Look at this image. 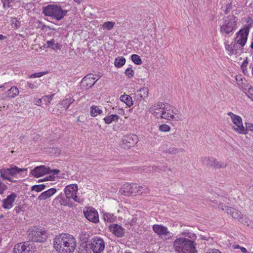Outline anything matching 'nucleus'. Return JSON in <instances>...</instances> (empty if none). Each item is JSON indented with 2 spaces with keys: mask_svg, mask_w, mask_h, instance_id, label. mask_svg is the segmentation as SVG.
Returning a JSON list of instances; mask_svg holds the SVG:
<instances>
[{
  "mask_svg": "<svg viewBox=\"0 0 253 253\" xmlns=\"http://www.w3.org/2000/svg\"><path fill=\"white\" fill-rule=\"evenodd\" d=\"M54 247L59 253H71L76 247L75 238L68 234L56 236L54 240Z\"/></svg>",
  "mask_w": 253,
  "mask_h": 253,
  "instance_id": "nucleus-1",
  "label": "nucleus"
},
{
  "mask_svg": "<svg viewBox=\"0 0 253 253\" xmlns=\"http://www.w3.org/2000/svg\"><path fill=\"white\" fill-rule=\"evenodd\" d=\"M42 13L46 16L51 17L53 19L60 21L67 15L68 11L64 10L57 4H49L42 9Z\"/></svg>",
  "mask_w": 253,
  "mask_h": 253,
  "instance_id": "nucleus-2",
  "label": "nucleus"
},
{
  "mask_svg": "<svg viewBox=\"0 0 253 253\" xmlns=\"http://www.w3.org/2000/svg\"><path fill=\"white\" fill-rule=\"evenodd\" d=\"M178 111L171 109V106L167 104L164 105L163 110L162 113L157 112V116L160 117L161 119H164L169 121H178L181 120V115L178 113Z\"/></svg>",
  "mask_w": 253,
  "mask_h": 253,
  "instance_id": "nucleus-3",
  "label": "nucleus"
},
{
  "mask_svg": "<svg viewBox=\"0 0 253 253\" xmlns=\"http://www.w3.org/2000/svg\"><path fill=\"white\" fill-rule=\"evenodd\" d=\"M26 169H21L17 167H10L9 168H3L0 169V176L3 180H8L12 182H16L17 180H13L12 177H16L20 172L26 170Z\"/></svg>",
  "mask_w": 253,
  "mask_h": 253,
  "instance_id": "nucleus-4",
  "label": "nucleus"
},
{
  "mask_svg": "<svg viewBox=\"0 0 253 253\" xmlns=\"http://www.w3.org/2000/svg\"><path fill=\"white\" fill-rule=\"evenodd\" d=\"M87 248L92 250L94 253H100L105 248V242L99 237H94L87 244Z\"/></svg>",
  "mask_w": 253,
  "mask_h": 253,
  "instance_id": "nucleus-5",
  "label": "nucleus"
},
{
  "mask_svg": "<svg viewBox=\"0 0 253 253\" xmlns=\"http://www.w3.org/2000/svg\"><path fill=\"white\" fill-rule=\"evenodd\" d=\"M29 240L35 242H42L47 238L45 230L40 228H34L29 233Z\"/></svg>",
  "mask_w": 253,
  "mask_h": 253,
  "instance_id": "nucleus-6",
  "label": "nucleus"
},
{
  "mask_svg": "<svg viewBox=\"0 0 253 253\" xmlns=\"http://www.w3.org/2000/svg\"><path fill=\"white\" fill-rule=\"evenodd\" d=\"M235 18L233 15L225 17L223 19V23L220 26L221 32L228 34L232 32L235 29L236 25Z\"/></svg>",
  "mask_w": 253,
  "mask_h": 253,
  "instance_id": "nucleus-7",
  "label": "nucleus"
},
{
  "mask_svg": "<svg viewBox=\"0 0 253 253\" xmlns=\"http://www.w3.org/2000/svg\"><path fill=\"white\" fill-rule=\"evenodd\" d=\"M228 115L231 117L233 123L236 126L233 127V129L238 133L246 134L247 130L243 125L241 117L235 115L232 112H229Z\"/></svg>",
  "mask_w": 253,
  "mask_h": 253,
  "instance_id": "nucleus-8",
  "label": "nucleus"
},
{
  "mask_svg": "<svg viewBox=\"0 0 253 253\" xmlns=\"http://www.w3.org/2000/svg\"><path fill=\"white\" fill-rule=\"evenodd\" d=\"M64 195L69 201L70 199H73L76 202H81L80 198L77 196L78 192V185L77 184H70L67 185L64 189Z\"/></svg>",
  "mask_w": 253,
  "mask_h": 253,
  "instance_id": "nucleus-9",
  "label": "nucleus"
},
{
  "mask_svg": "<svg viewBox=\"0 0 253 253\" xmlns=\"http://www.w3.org/2000/svg\"><path fill=\"white\" fill-rule=\"evenodd\" d=\"M250 27L246 26L241 29L237 33L235 42L239 44L241 47L244 46L247 41L248 36L249 33Z\"/></svg>",
  "mask_w": 253,
  "mask_h": 253,
  "instance_id": "nucleus-10",
  "label": "nucleus"
},
{
  "mask_svg": "<svg viewBox=\"0 0 253 253\" xmlns=\"http://www.w3.org/2000/svg\"><path fill=\"white\" fill-rule=\"evenodd\" d=\"M153 229L156 234L162 238L164 237L165 239H170L173 236V234L168 230V228L162 225H154Z\"/></svg>",
  "mask_w": 253,
  "mask_h": 253,
  "instance_id": "nucleus-11",
  "label": "nucleus"
},
{
  "mask_svg": "<svg viewBox=\"0 0 253 253\" xmlns=\"http://www.w3.org/2000/svg\"><path fill=\"white\" fill-rule=\"evenodd\" d=\"M137 184L135 183H126L121 189V193L125 196H129L138 193Z\"/></svg>",
  "mask_w": 253,
  "mask_h": 253,
  "instance_id": "nucleus-12",
  "label": "nucleus"
},
{
  "mask_svg": "<svg viewBox=\"0 0 253 253\" xmlns=\"http://www.w3.org/2000/svg\"><path fill=\"white\" fill-rule=\"evenodd\" d=\"M70 201L68 199L64 194L60 193L58 196L54 198L52 201V205L56 208H59L61 206H69Z\"/></svg>",
  "mask_w": 253,
  "mask_h": 253,
  "instance_id": "nucleus-13",
  "label": "nucleus"
},
{
  "mask_svg": "<svg viewBox=\"0 0 253 253\" xmlns=\"http://www.w3.org/2000/svg\"><path fill=\"white\" fill-rule=\"evenodd\" d=\"M187 241H190V240L185 238H177L173 242V247L175 251L178 253H182L186 245Z\"/></svg>",
  "mask_w": 253,
  "mask_h": 253,
  "instance_id": "nucleus-14",
  "label": "nucleus"
},
{
  "mask_svg": "<svg viewBox=\"0 0 253 253\" xmlns=\"http://www.w3.org/2000/svg\"><path fill=\"white\" fill-rule=\"evenodd\" d=\"M85 217L90 221L93 223H98L99 222V216L98 212L93 208H88L86 211H84Z\"/></svg>",
  "mask_w": 253,
  "mask_h": 253,
  "instance_id": "nucleus-15",
  "label": "nucleus"
},
{
  "mask_svg": "<svg viewBox=\"0 0 253 253\" xmlns=\"http://www.w3.org/2000/svg\"><path fill=\"white\" fill-rule=\"evenodd\" d=\"M32 248L29 242L20 243L16 244L14 248V253H33Z\"/></svg>",
  "mask_w": 253,
  "mask_h": 253,
  "instance_id": "nucleus-16",
  "label": "nucleus"
},
{
  "mask_svg": "<svg viewBox=\"0 0 253 253\" xmlns=\"http://www.w3.org/2000/svg\"><path fill=\"white\" fill-rule=\"evenodd\" d=\"M138 141L137 136L133 134H126L123 136L122 139L123 144L128 148L134 146Z\"/></svg>",
  "mask_w": 253,
  "mask_h": 253,
  "instance_id": "nucleus-17",
  "label": "nucleus"
},
{
  "mask_svg": "<svg viewBox=\"0 0 253 253\" xmlns=\"http://www.w3.org/2000/svg\"><path fill=\"white\" fill-rule=\"evenodd\" d=\"M218 208L222 211H225L227 213L230 214L232 217L235 219H238L239 220L242 215V213L237 211L235 209L229 207L223 204L219 205Z\"/></svg>",
  "mask_w": 253,
  "mask_h": 253,
  "instance_id": "nucleus-18",
  "label": "nucleus"
},
{
  "mask_svg": "<svg viewBox=\"0 0 253 253\" xmlns=\"http://www.w3.org/2000/svg\"><path fill=\"white\" fill-rule=\"evenodd\" d=\"M50 169L44 166H40L36 167L31 171L32 175L35 177H39L44 174L50 173Z\"/></svg>",
  "mask_w": 253,
  "mask_h": 253,
  "instance_id": "nucleus-19",
  "label": "nucleus"
},
{
  "mask_svg": "<svg viewBox=\"0 0 253 253\" xmlns=\"http://www.w3.org/2000/svg\"><path fill=\"white\" fill-rule=\"evenodd\" d=\"M17 195L15 193H12L7 196V198L2 201V207L5 209H10L13 206Z\"/></svg>",
  "mask_w": 253,
  "mask_h": 253,
  "instance_id": "nucleus-20",
  "label": "nucleus"
},
{
  "mask_svg": "<svg viewBox=\"0 0 253 253\" xmlns=\"http://www.w3.org/2000/svg\"><path fill=\"white\" fill-rule=\"evenodd\" d=\"M208 166L213 167L216 169L225 168L227 166V164L221 161H218L216 159L211 157L207 159V164Z\"/></svg>",
  "mask_w": 253,
  "mask_h": 253,
  "instance_id": "nucleus-21",
  "label": "nucleus"
},
{
  "mask_svg": "<svg viewBox=\"0 0 253 253\" xmlns=\"http://www.w3.org/2000/svg\"><path fill=\"white\" fill-rule=\"evenodd\" d=\"M109 229L113 234L118 237H123L124 235V229L118 224H111L109 227Z\"/></svg>",
  "mask_w": 253,
  "mask_h": 253,
  "instance_id": "nucleus-22",
  "label": "nucleus"
},
{
  "mask_svg": "<svg viewBox=\"0 0 253 253\" xmlns=\"http://www.w3.org/2000/svg\"><path fill=\"white\" fill-rule=\"evenodd\" d=\"M93 77L94 76L91 74H89L85 76L82 80V85L88 88L92 87L96 83V81L93 80Z\"/></svg>",
  "mask_w": 253,
  "mask_h": 253,
  "instance_id": "nucleus-23",
  "label": "nucleus"
},
{
  "mask_svg": "<svg viewBox=\"0 0 253 253\" xmlns=\"http://www.w3.org/2000/svg\"><path fill=\"white\" fill-rule=\"evenodd\" d=\"M57 192L55 188H52L42 193L38 197V199L40 201H43L51 197Z\"/></svg>",
  "mask_w": 253,
  "mask_h": 253,
  "instance_id": "nucleus-24",
  "label": "nucleus"
},
{
  "mask_svg": "<svg viewBox=\"0 0 253 253\" xmlns=\"http://www.w3.org/2000/svg\"><path fill=\"white\" fill-rule=\"evenodd\" d=\"M164 105H166V104H164L162 102H159L157 104L152 105L150 107L149 111L153 113L157 118H160V117H158L157 116L158 113L157 112H158L161 113L162 111L163 110Z\"/></svg>",
  "mask_w": 253,
  "mask_h": 253,
  "instance_id": "nucleus-25",
  "label": "nucleus"
},
{
  "mask_svg": "<svg viewBox=\"0 0 253 253\" xmlns=\"http://www.w3.org/2000/svg\"><path fill=\"white\" fill-rule=\"evenodd\" d=\"M120 100L126 103L128 107H131L133 104L132 98L128 95L124 94L121 96Z\"/></svg>",
  "mask_w": 253,
  "mask_h": 253,
  "instance_id": "nucleus-26",
  "label": "nucleus"
},
{
  "mask_svg": "<svg viewBox=\"0 0 253 253\" xmlns=\"http://www.w3.org/2000/svg\"><path fill=\"white\" fill-rule=\"evenodd\" d=\"M120 118V117L117 115H110L105 117L104 118V121L106 124H110L113 122H117Z\"/></svg>",
  "mask_w": 253,
  "mask_h": 253,
  "instance_id": "nucleus-27",
  "label": "nucleus"
},
{
  "mask_svg": "<svg viewBox=\"0 0 253 253\" xmlns=\"http://www.w3.org/2000/svg\"><path fill=\"white\" fill-rule=\"evenodd\" d=\"M44 46L47 48H51L53 50L60 49L61 45L58 42L55 43L53 40L46 42Z\"/></svg>",
  "mask_w": 253,
  "mask_h": 253,
  "instance_id": "nucleus-28",
  "label": "nucleus"
},
{
  "mask_svg": "<svg viewBox=\"0 0 253 253\" xmlns=\"http://www.w3.org/2000/svg\"><path fill=\"white\" fill-rule=\"evenodd\" d=\"M75 101L74 99L72 97H69L61 101L60 103L63 108L65 110H67L71 104H72Z\"/></svg>",
  "mask_w": 253,
  "mask_h": 253,
  "instance_id": "nucleus-29",
  "label": "nucleus"
},
{
  "mask_svg": "<svg viewBox=\"0 0 253 253\" xmlns=\"http://www.w3.org/2000/svg\"><path fill=\"white\" fill-rule=\"evenodd\" d=\"M19 91L18 88L15 86H12L7 91V96L10 98H14L18 95Z\"/></svg>",
  "mask_w": 253,
  "mask_h": 253,
  "instance_id": "nucleus-30",
  "label": "nucleus"
},
{
  "mask_svg": "<svg viewBox=\"0 0 253 253\" xmlns=\"http://www.w3.org/2000/svg\"><path fill=\"white\" fill-rule=\"evenodd\" d=\"M149 90L147 87H143L137 91V95L140 99H145L148 96Z\"/></svg>",
  "mask_w": 253,
  "mask_h": 253,
  "instance_id": "nucleus-31",
  "label": "nucleus"
},
{
  "mask_svg": "<svg viewBox=\"0 0 253 253\" xmlns=\"http://www.w3.org/2000/svg\"><path fill=\"white\" fill-rule=\"evenodd\" d=\"M126 61L125 57H118L115 60L114 65L117 68H121L125 64Z\"/></svg>",
  "mask_w": 253,
  "mask_h": 253,
  "instance_id": "nucleus-32",
  "label": "nucleus"
},
{
  "mask_svg": "<svg viewBox=\"0 0 253 253\" xmlns=\"http://www.w3.org/2000/svg\"><path fill=\"white\" fill-rule=\"evenodd\" d=\"M102 112V111L97 106L93 105L90 107V114L93 117H96Z\"/></svg>",
  "mask_w": 253,
  "mask_h": 253,
  "instance_id": "nucleus-33",
  "label": "nucleus"
},
{
  "mask_svg": "<svg viewBox=\"0 0 253 253\" xmlns=\"http://www.w3.org/2000/svg\"><path fill=\"white\" fill-rule=\"evenodd\" d=\"M239 221L243 224L246 226H249L251 223L249 217L246 215H243L242 214L239 219Z\"/></svg>",
  "mask_w": 253,
  "mask_h": 253,
  "instance_id": "nucleus-34",
  "label": "nucleus"
},
{
  "mask_svg": "<svg viewBox=\"0 0 253 253\" xmlns=\"http://www.w3.org/2000/svg\"><path fill=\"white\" fill-rule=\"evenodd\" d=\"M116 219V217L113 214L109 213H105L104 214V219L107 222H111L114 221Z\"/></svg>",
  "mask_w": 253,
  "mask_h": 253,
  "instance_id": "nucleus-35",
  "label": "nucleus"
},
{
  "mask_svg": "<svg viewBox=\"0 0 253 253\" xmlns=\"http://www.w3.org/2000/svg\"><path fill=\"white\" fill-rule=\"evenodd\" d=\"M46 187V185L44 184L35 185L32 187L31 190L39 192L44 190Z\"/></svg>",
  "mask_w": 253,
  "mask_h": 253,
  "instance_id": "nucleus-36",
  "label": "nucleus"
},
{
  "mask_svg": "<svg viewBox=\"0 0 253 253\" xmlns=\"http://www.w3.org/2000/svg\"><path fill=\"white\" fill-rule=\"evenodd\" d=\"M115 25V23L111 21H107L104 22L102 25L104 29L111 30Z\"/></svg>",
  "mask_w": 253,
  "mask_h": 253,
  "instance_id": "nucleus-37",
  "label": "nucleus"
},
{
  "mask_svg": "<svg viewBox=\"0 0 253 253\" xmlns=\"http://www.w3.org/2000/svg\"><path fill=\"white\" fill-rule=\"evenodd\" d=\"M132 61L137 65H141L142 60L140 56L137 54H132L131 56Z\"/></svg>",
  "mask_w": 253,
  "mask_h": 253,
  "instance_id": "nucleus-38",
  "label": "nucleus"
},
{
  "mask_svg": "<svg viewBox=\"0 0 253 253\" xmlns=\"http://www.w3.org/2000/svg\"><path fill=\"white\" fill-rule=\"evenodd\" d=\"M137 189L138 193L137 194H142L143 193H148L149 191V188L146 186H139L137 185Z\"/></svg>",
  "mask_w": 253,
  "mask_h": 253,
  "instance_id": "nucleus-39",
  "label": "nucleus"
},
{
  "mask_svg": "<svg viewBox=\"0 0 253 253\" xmlns=\"http://www.w3.org/2000/svg\"><path fill=\"white\" fill-rule=\"evenodd\" d=\"M13 1L14 0H1L3 7L6 8L11 7V3L13 2Z\"/></svg>",
  "mask_w": 253,
  "mask_h": 253,
  "instance_id": "nucleus-40",
  "label": "nucleus"
},
{
  "mask_svg": "<svg viewBox=\"0 0 253 253\" xmlns=\"http://www.w3.org/2000/svg\"><path fill=\"white\" fill-rule=\"evenodd\" d=\"M159 128L160 131L163 132H168L170 129V126L166 124L160 125Z\"/></svg>",
  "mask_w": 253,
  "mask_h": 253,
  "instance_id": "nucleus-41",
  "label": "nucleus"
},
{
  "mask_svg": "<svg viewBox=\"0 0 253 253\" xmlns=\"http://www.w3.org/2000/svg\"><path fill=\"white\" fill-rule=\"evenodd\" d=\"M125 73L129 78H131L134 76V72L131 68H127Z\"/></svg>",
  "mask_w": 253,
  "mask_h": 253,
  "instance_id": "nucleus-42",
  "label": "nucleus"
},
{
  "mask_svg": "<svg viewBox=\"0 0 253 253\" xmlns=\"http://www.w3.org/2000/svg\"><path fill=\"white\" fill-rule=\"evenodd\" d=\"M166 151V153L170 154H175L178 152V150L174 147H169Z\"/></svg>",
  "mask_w": 253,
  "mask_h": 253,
  "instance_id": "nucleus-43",
  "label": "nucleus"
},
{
  "mask_svg": "<svg viewBox=\"0 0 253 253\" xmlns=\"http://www.w3.org/2000/svg\"><path fill=\"white\" fill-rule=\"evenodd\" d=\"M225 48L230 52V54H235V48H233L232 43L231 44L225 45Z\"/></svg>",
  "mask_w": 253,
  "mask_h": 253,
  "instance_id": "nucleus-44",
  "label": "nucleus"
},
{
  "mask_svg": "<svg viewBox=\"0 0 253 253\" xmlns=\"http://www.w3.org/2000/svg\"><path fill=\"white\" fill-rule=\"evenodd\" d=\"M47 73L46 72H39L33 74H32L30 78H40L42 77V76L45 75Z\"/></svg>",
  "mask_w": 253,
  "mask_h": 253,
  "instance_id": "nucleus-45",
  "label": "nucleus"
},
{
  "mask_svg": "<svg viewBox=\"0 0 253 253\" xmlns=\"http://www.w3.org/2000/svg\"><path fill=\"white\" fill-rule=\"evenodd\" d=\"M246 94L250 98L253 100V87L252 86L249 87L247 92H246Z\"/></svg>",
  "mask_w": 253,
  "mask_h": 253,
  "instance_id": "nucleus-46",
  "label": "nucleus"
},
{
  "mask_svg": "<svg viewBox=\"0 0 253 253\" xmlns=\"http://www.w3.org/2000/svg\"><path fill=\"white\" fill-rule=\"evenodd\" d=\"M246 128L247 130V132H248V130L252 131L253 130V125L251 123H246Z\"/></svg>",
  "mask_w": 253,
  "mask_h": 253,
  "instance_id": "nucleus-47",
  "label": "nucleus"
},
{
  "mask_svg": "<svg viewBox=\"0 0 253 253\" xmlns=\"http://www.w3.org/2000/svg\"><path fill=\"white\" fill-rule=\"evenodd\" d=\"M12 21V24H14L15 27L16 29L19 28L21 26L20 22L19 20H16V18H13Z\"/></svg>",
  "mask_w": 253,
  "mask_h": 253,
  "instance_id": "nucleus-48",
  "label": "nucleus"
},
{
  "mask_svg": "<svg viewBox=\"0 0 253 253\" xmlns=\"http://www.w3.org/2000/svg\"><path fill=\"white\" fill-rule=\"evenodd\" d=\"M158 171V167L157 166H149V171L154 172Z\"/></svg>",
  "mask_w": 253,
  "mask_h": 253,
  "instance_id": "nucleus-49",
  "label": "nucleus"
},
{
  "mask_svg": "<svg viewBox=\"0 0 253 253\" xmlns=\"http://www.w3.org/2000/svg\"><path fill=\"white\" fill-rule=\"evenodd\" d=\"M45 96H44L42 97V101L44 102L45 104V105H48L50 103V101L49 100H48V98H45Z\"/></svg>",
  "mask_w": 253,
  "mask_h": 253,
  "instance_id": "nucleus-50",
  "label": "nucleus"
},
{
  "mask_svg": "<svg viewBox=\"0 0 253 253\" xmlns=\"http://www.w3.org/2000/svg\"><path fill=\"white\" fill-rule=\"evenodd\" d=\"M241 69H242V71H243V72L246 74V73H248V71H247V65H245V66H244V64H242L241 65Z\"/></svg>",
  "mask_w": 253,
  "mask_h": 253,
  "instance_id": "nucleus-51",
  "label": "nucleus"
},
{
  "mask_svg": "<svg viewBox=\"0 0 253 253\" xmlns=\"http://www.w3.org/2000/svg\"><path fill=\"white\" fill-rule=\"evenodd\" d=\"M27 85H28V87L31 89L37 88V86L36 85H35V84H32L31 83L28 82Z\"/></svg>",
  "mask_w": 253,
  "mask_h": 253,
  "instance_id": "nucleus-52",
  "label": "nucleus"
},
{
  "mask_svg": "<svg viewBox=\"0 0 253 253\" xmlns=\"http://www.w3.org/2000/svg\"><path fill=\"white\" fill-rule=\"evenodd\" d=\"M140 171H149V167H147V166H144V167H140Z\"/></svg>",
  "mask_w": 253,
  "mask_h": 253,
  "instance_id": "nucleus-53",
  "label": "nucleus"
},
{
  "mask_svg": "<svg viewBox=\"0 0 253 253\" xmlns=\"http://www.w3.org/2000/svg\"><path fill=\"white\" fill-rule=\"evenodd\" d=\"M158 167V171H159L160 170L161 171H166L167 170V168L165 166H161V167Z\"/></svg>",
  "mask_w": 253,
  "mask_h": 253,
  "instance_id": "nucleus-54",
  "label": "nucleus"
},
{
  "mask_svg": "<svg viewBox=\"0 0 253 253\" xmlns=\"http://www.w3.org/2000/svg\"><path fill=\"white\" fill-rule=\"evenodd\" d=\"M238 43H237L236 42H235L233 44L232 43V46H233V48H235V54H236L237 53V50L238 48Z\"/></svg>",
  "mask_w": 253,
  "mask_h": 253,
  "instance_id": "nucleus-55",
  "label": "nucleus"
},
{
  "mask_svg": "<svg viewBox=\"0 0 253 253\" xmlns=\"http://www.w3.org/2000/svg\"><path fill=\"white\" fill-rule=\"evenodd\" d=\"M207 253H221L219 250L216 249H212Z\"/></svg>",
  "mask_w": 253,
  "mask_h": 253,
  "instance_id": "nucleus-56",
  "label": "nucleus"
},
{
  "mask_svg": "<svg viewBox=\"0 0 253 253\" xmlns=\"http://www.w3.org/2000/svg\"><path fill=\"white\" fill-rule=\"evenodd\" d=\"M42 102H43V101H42V98L41 99H38L36 101L35 104L38 106H41Z\"/></svg>",
  "mask_w": 253,
  "mask_h": 253,
  "instance_id": "nucleus-57",
  "label": "nucleus"
},
{
  "mask_svg": "<svg viewBox=\"0 0 253 253\" xmlns=\"http://www.w3.org/2000/svg\"><path fill=\"white\" fill-rule=\"evenodd\" d=\"M94 77H93L92 79L93 80L96 81V82L100 79L101 77L100 76L97 75H93Z\"/></svg>",
  "mask_w": 253,
  "mask_h": 253,
  "instance_id": "nucleus-58",
  "label": "nucleus"
},
{
  "mask_svg": "<svg viewBox=\"0 0 253 253\" xmlns=\"http://www.w3.org/2000/svg\"><path fill=\"white\" fill-rule=\"evenodd\" d=\"M53 96H54V94H52V95H45V98H48V100H49L51 102V101L53 99Z\"/></svg>",
  "mask_w": 253,
  "mask_h": 253,
  "instance_id": "nucleus-59",
  "label": "nucleus"
},
{
  "mask_svg": "<svg viewBox=\"0 0 253 253\" xmlns=\"http://www.w3.org/2000/svg\"><path fill=\"white\" fill-rule=\"evenodd\" d=\"M118 113L121 115H124L125 114V111L123 109H120Z\"/></svg>",
  "mask_w": 253,
  "mask_h": 253,
  "instance_id": "nucleus-60",
  "label": "nucleus"
},
{
  "mask_svg": "<svg viewBox=\"0 0 253 253\" xmlns=\"http://www.w3.org/2000/svg\"><path fill=\"white\" fill-rule=\"evenodd\" d=\"M233 2L231 1L230 2V3L228 5L227 7H228V9H230V10L232 9L234 7L233 6Z\"/></svg>",
  "mask_w": 253,
  "mask_h": 253,
  "instance_id": "nucleus-61",
  "label": "nucleus"
},
{
  "mask_svg": "<svg viewBox=\"0 0 253 253\" xmlns=\"http://www.w3.org/2000/svg\"><path fill=\"white\" fill-rule=\"evenodd\" d=\"M240 249L242 253H248L247 250L244 247H240Z\"/></svg>",
  "mask_w": 253,
  "mask_h": 253,
  "instance_id": "nucleus-62",
  "label": "nucleus"
},
{
  "mask_svg": "<svg viewBox=\"0 0 253 253\" xmlns=\"http://www.w3.org/2000/svg\"><path fill=\"white\" fill-rule=\"evenodd\" d=\"M51 172H53V174H57L59 172V170L57 169H53L52 170H50V173Z\"/></svg>",
  "mask_w": 253,
  "mask_h": 253,
  "instance_id": "nucleus-63",
  "label": "nucleus"
},
{
  "mask_svg": "<svg viewBox=\"0 0 253 253\" xmlns=\"http://www.w3.org/2000/svg\"><path fill=\"white\" fill-rule=\"evenodd\" d=\"M242 64H244V66H245V65H248V57L246 58V59L243 61Z\"/></svg>",
  "mask_w": 253,
  "mask_h": 253,
  "instance_id": "nucleus-64",
  "label": "nucleus"
}]
</instances>
